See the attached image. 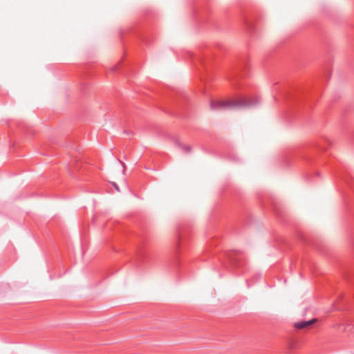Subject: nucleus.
Listing matches in <instances>:
<instances>
[{
    "mask_svg": "<svg viewBox=\"0 0 354 354\" xmlns=\"http://www.w3.org/2000/svg\"><path fill=\"white\" fill-rule=\"evenodd\" d=\"M299 341L296 338L290 337L288 339L286 347L289 352H291L298 348Z\"/></svg>",
    "mask_w": 354,
    "mask_h": 354,
    "instance_id": "7ed1b4c3",
    "label": "nucleus"
},
{
    "mask_svg": "<svg viewBox=\"0 0 354 354\" xmlns=\"http://www.w3.org/2000/svg\"><path fill=\"white\" fill-rule=\"evenodd\" d=\"M180 147L185 153H189L191 151V148L189 146L183 145V146H180Z\"/></svg>",
    "mask_w": 354,
    "mask_h": 354,
    "instance_id": "39448f33",
    "label": "nucleus"
},
{
    "mask_svg": "<svg viewBox=\"0 0 354 354\" xmlns=\"http://www.w3.org/2000/svg\"><path fill=\"white\" fill-rule=\"evenodd\" d=\"M260 102L258 97H254L250 99L247 97H242L234 100H212L210 102V108L212 110L219 111L231 109L234 107L243 108V107H252Z\"/></svg>",
    "mask_w": 354,
    "mask_h": 354,
    "instance_id": "f257e3e1",
    "label": "nucleus"
},
{
    "mask_svg": "<svg viewBox=\"0 0 354 354\" xmlns=\"http://www.w3.org/2000/svg\"><path fill=\"white\" fill-rule=\"evenodd\" d=\"M115 185V187L116 189H117L118 191H119L118 187L115 185Z\"/></svg>",
    "mask_w": 354,
    "mask_h": 354,
    "instance_id": "423d86ee",
    "label": "nucleus"
},
{
    "mask_svg": "<svg viewBox=\"0 0 354 354\" xmlns=\"http://www.w3.org/2000/svg\"><path fill=\"white\" fill-rule=\"evenodd\" d=\"M230 261H231V263L233 265V266H240L241 263V261L239 260V257H230Z\"/></svg>",
    "mask_w": 354,
    "mask_h": 354,
    "instance_id": "20e7f679",
    "label": "nucleus"
},
{
    "mask_svg": "<svg viewBox=\"0 0 354 354\" xmlns=\"http://www.w3.org/2000/svg\"><path fill=\"white\" fill-rule=\"evenodd\" d=\"M316 322H317V319H315V318L312 319L308 321L298 322L295 323L294 326L297 329H303V328H307V327L311 326L313 324L315 323Z\"/></svg>",
    "mask_w": 354,
    "mask_h": 354,
    "instance_id": "f03ea898",
    "label": "nucleus"
}]
</instances>
